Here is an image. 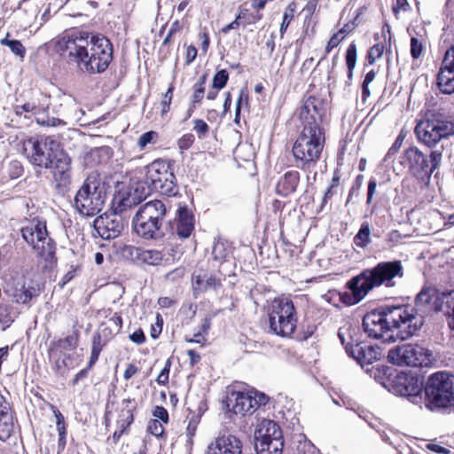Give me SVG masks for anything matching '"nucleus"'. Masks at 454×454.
Instances as JSON below:
<instances>
[{
	"instance_id": "nucleus-7",
	"label": "nucleus",
	"mask_w": 454,
	"mask_h": 454,
	"mask_svg": "<svg viewBox=\"0 0 454 454\" xmlns=\"http://www.w3.org/2000/svg\"><path fill=\"white\" fill-rule=\"evenodd\" d=\"M23 239L35 249H38L39 264L43 270H51L57 264L56 243L49 237L46 222L32 219L20 230Z\"/></svg>"
},
{
	"instance_id": "nucleus-44",
	"label": "nucleus",
	"mask_w": 454,
	"mask_h": 454,
	"mask_svg": "<svg viewBox=\"0 0 454 454\" xmlns=\"http://www.w3.org/2000/svg\"><path fill=\"white\" fill-rule=\"evenodd\" d=\"M384 52V45L382 43H376L370 48L367 53V60L369 64L372 65L374 62L381 58Z\"/></svg>"
},
{
	"instance_id": "nucleus-8",
	"label": "nucleus",
	"mask_w": 454,
	"mask_h": 454,
	"mask_svg": "<svg viewBox=\"0 0 454 454\" xmlns=\"http://www.w3.org/2000/svg\"><path fill=\"white\" fill-rule=\"evenodd\" d=\"M106 192L97 172L90 173L77 191L74 206L79 213L92 216L99 213L105 204Z\"/></svg>"
},
{
	"instance_id": "nucleus-11",
	"label": "nucleus",
	"mask_w": 454,
	"mask_h": 454,
	"mask_svg": "<svg viewBox=\"0 0 454 454\" xmlns=\"http://www.w3.org/2000/svg\"><path fill=\"white\" fill-rule=\"evenodd\" d=\"M297 314L294 302L288 298L275 299L270 308L269 324L277 335L288 337L296 328Z\"/></svg>"
},
{
	"instance_id": "nucleus-14",
	"label": "nucleus",
	"mask_w": 454,
	"mask_h": 454,
	"mask_svg": "<svg viewBox=\"0 0 454 454\" xmlns=\"http://www.w3.org/2000/svg\"><path fill=\"white\" fill-rule=\"evenodd\" d=\"M442 150H434L427 157L415 146L406 149L403 154L411 174L421 180L426 177L429 178L433 172L438 168L442 161Z\"/></svg>"
},
{
	"instance_id": "nucleus-46",
	"label": "nucleus",
	"mask_w": 454,
	"mask_h": 454,
	"mask_svg": "<svg viewBox=\"0 0 454 454\" xmlns=\"http://www.w3.org/2000/svg\"><path fill=\"white\" fill-rule=\"evenodd\" d=\"M228 254L225 245L221 241H215L212 249V255L215 261H223Z\"/></svg>"
},
{
	"instance_id": "nucleus-29",
	"label": "nucleus",
	"mask_w": 454,
	"mask_h": 454,
	"mask_svg": "<svg viewBox=\"0 0 454 454\" xmlns=\"http://www.w3.org/2000/svg\"><path fill=\"white\" fill-rule=\"evenodd\" d=\"M283 447V437L254 442V449L257 454H282Z\"/></svg>"
},
{
	"instance_id": "nucleus-58",
	"label": "nucleus",
	"mask_w": 454,
	"mask_h": 454,
	"mask_svg": "<svg viewBox=\"0 0 454 454\" xmlns=\"http://www.w3.org/2000/svg\"><path fill=\"white\" fill-rule=\"evenodd\" d=\"M96 334H100L103 336V339L108 342L112 336L115 334V333L113 331L112 325H106L103 323L100 325L99 331L96 333Z\"/></svg>"
},
{
	"instance_id": "nucleus-24",
	"label": "nucleus",
	"mask_w": 454,
	"mask_h": 454,
	"mask_svg": "<svg viewBox=\"0 0 454 454\" xmlns=\"http://www.w3.org/2000/svg\"><path fill=\"white\" fill-rule=\"evenodd\" d=\"M175 221L176 235L182 239L190 237L194 230V215L187 206L180 207L176 210Z\"/></svg>"
},
{
	"instance_id": "nucleus-42",
	"label": "nucleus",
	"mask_w": 454,
	"mask_h": 454,
	"mask_svg": "<svg viewBox=\"0 0 454 454\" xmlns=\"http://www.w3.org/2000/svg\"><path fill=\"white\" fill-rule=\"evenodd\" d=\"M78 343V333H74L71 335L59 340V347L65 350H73L76 348Z\"/></svg>"
},
{
	"instance_id": "nucleus-41",
	"label": "nucleus",
	"mask_w": 454,
	"mask_h": 454,
	"mask_svg": "<svg viewBox=\"0 0 454 454\" xmlns=\"http://www.w3.org/2000/svg\"><path fill=\"white\" fill-rule=\"evenodd\" d=\"M228 80V72L225 69H221L213 76L212 87L215 90H222L226 86Z\"/></svg>"
},
{
	"instance_id": "nucleus-22",
	"label": "nucleus",
	"mask_w": 454,
	"mask_h": 454,
	"mask_svg": "<svg viewBox=\"0 0 454 454\" xmlns=\"http://www.w3.org/2000/svg\"><path fill=\"white\" fill-rule=\"evenodd\" d=\"M243 444L239 438L228 434L219 435L208 446L206 454H242Z\"/></svg>"
},
{
	"instance_id": "nucleus-40",
	"label": "nucleus",
	"mask_w": 454,
	"mask_h": 454,
	"mask_svg": "<svg viewBox=\"0 0 454 454\" xmlns=\"http://www.w3.org/2000/svg\"><path fill=\"white\" fill-rule=\"evenodd\" d=\"M405 138V134L401 131L400 134L397 136L395 141L394 142L393 145L389 148L387 154L384 157L383 161L386 164H390L394 161L395 155L402 146L403 140Z\"/></svg>"
},
{
	"instance_id": "nucleus-32",
	"label": "nucleus",
	"mask_w": 454,
	"mask_h": 454,
	"mask_svg": "<svg viewBox=\"0 0 454 454\" xmlns=\"http://www.w3.org/2000/svg\"><path fill=\"white\" fill-rule=\"evenodd\" d=\"M372 242L371 228L368 222H363L358 232L354 237V243L356 247L364 248Z\"/></svg>"
},
{
	"instance_id": "nucleus-35",
	"label": "nucleus",
	"mask_w": 454,
	"mask_h": 454,
	"mask_svg": "<svg viewBox=\"0 0 454 454\" xmlns=\"http://www.w3.org/2000/svg\"><path fill=\"white\" fill-rule=\"evenodd\" d=\"M196 288L207 291L208 288H216L220 286L219 280L214 275H198L195 277Z\"/></svg>"
},
{
	"instance_id": "nucleus-52",
	"label": "nucleus",
	"mask_w": 454,
	"mask_h": 454,
	"mask_svg": "<svg viewBox=\"0 0 454 454\" xmlns=\"http://www.w3.org/2000/svg\"><path fill=\"white\" fill-rule=\"evenodd\" d=\"M193 129L198 134L199 137L201 138L208 132V125L201 119H196L193 121Z\"/></svg>"
},
{
	"instance_id": "nucleus-2",
	"label": "nucleus",
	"mask_w": 454,
	"mask_h": 454,
	"mask_svg": "<svg viewBox=\"0 0 454 454\" xmlns=\"http://www.w3.org/2000/svg\"><path fill=\"white\" fill-rule=\"evenodd\" d=\"M403 276V266L400 260L378 262L372 268L364 269L347 283L349 291L340 294V301L348 306L357 304L372 289L381 286L394 287L395 279H401Z\"/></svg>"
},
{
	"instance_id": "nucleus-49",
	"label": "nucleus",
	"mask_w": 454,
	"mask_h": 454,
	"mask_svg": "<svg viewBox=\"0 0 454 454\" xmlns=\"http://www.w3.org/2000/svg\"><path fill=\"white\" fill-rule=\"evenodd\" d=\"M107 344L100 334L94 333L92 336L91 351L101 353L103 348Z\"/></svg>"
},
{
	"instance_id": "nucleus-12",
	"label": "nucleus",
	"mask_w": 454,
	"mask_h": 454,
	"mask_svg": "<svg viewBox=\"0 0 454 454\" xmlns=\"http://www.w3.org/2000/svg\"><path fill=\"white\" fill-rule=\"evenodd\" d=\"M59 147L53 137H31L24 144V151L29 162L35 166L49 168L53 166V155Z\"/></svg>"
},
{
	"instance_id": "nucleus-62",
	"label": "nucleus",
	"mask_w": 454,
	"mask_h": 454,
	"mask_svg": "<svg viewBox=\"0 0 454 454\" xmlns=\"http://www.w3.org/2000/svg\"><path fill=\"white\" fill-rule=\"evenodd\" d=\"M251 393H253V399L256 402V410L268 403L269 397L265 394L257 391H251Z\"/></svg>"
},
{
	"instance_id": "nucleus-10",
	"label": "nucleus",
	"mask_w": 454,
	"mask_h": 454,
	"mask_svg": "<svg viewBox=\"0 0 454 454\" xmlns=\"http://www.w3.org/2000/svg\"><path fill=\"white\" fill-rule=\"evenodd\" d=\"M145 182L151 192L168 197L178 194L179 187L170 160H156L145 167Z\"/></svg>"
},
{
	"instance_id": "nucleus-59",
	"label": "nucleus",
	"mask_w": 454,
	"mask_h": 454,
	"mask_svg": "<svg viewBox=\"0 0 454 454\" xmlns=\"http://www.w3.org/2000/svg\"><path fill=\"white\" fill-rule=\"evenodd\" d=\"M377 188V181L375 178H371L368 182V190L366 197V204L370 205L372 202L374 193Z\"/></svg>"
},
{
	"instance_id": "nucleus-19",
	"label": "nucleus",
	"mask_w": 454,
	"mask_h": 454,
	"mask_svg": "<svg viewBox=\"0 0 454 454\" xmlns=\"http://www.w3.org/2000/svg\"><path fill=\"white\" fill-rule=\"evenodd\" d=\"M53 178L56 183V188L61 192L67 190L71 184L72 160L69 155L59 147L56 150L53 157Z\"/></svg>"
},
{
	"instance_id": "nucleus-23",
	"label": "nucleus",
	"mask_w": 454,
	"mask_h": 454,
	"mask_svg": "<svg viewBox=\"0 0 454 454\" xmlns=\"http://www.w3.org/2000/svg\"><path fill=\"white\" fill-rule=\"evenodd\" d=\"M227 406H231V411L235 414L245 416L252 414L256 411V402L253 399V393L248 392H231L227 397Z\"/></svg>"
},
{
	"instance_id": "nucleus-27",
	"label": "nucleus",
	"mask_w": 454,
	"mask_h": 454,
	"mask_svg": "<svg viewBox=\"0 0 454 454\" xmlns=\"http://www.w3.org/2000/svg\"><path fill=\"white\" fill-rule=\"evenodd\" d=\"M283 437L280 427L273 420H262L254 432V442Z\"/></svg>"
},
{
	"instance_id": "nucleus-33",
	"label": "nucleus",
	"mask_w": 454,
	"mask_h": 454,
	"mask_svg": "<svg viewBox=\"0 0 454 454\" xmlns=\"http://www.w3.org/2000/svg\"><path fill=\"white\" fill-rule=\"evenodd\" d=\"M444 304L446 307L445 315L450 327L451 336L454 338V290L444 294Z\"/></svg>"
},
{
	"instance_id": "nucleus-63",
	"label": "nucleus",
	"mask_w": 454,
	"mask_h": 454,
	"mask_svg": "<svg viewBox=\"0 0 454 454\" xmlns=\"http://www.w3.org/2000/svg\"><path fill=\"white\" fill-rule=\"evenodd\" d=\"M129 339L136 344H142L145 341V335L142 329H138L129 335Z\"/></svg>"
},
{
	"instance_id": "nucleus-57",
	"label": "nucleus",
	"mask_w": 454,
	"mask_h": 454,
	"mask_svg": "<svg viewBox=\"0 0 454 454\" xmlns=\"http://www.w3.org/2000/svg\"><path fill=\"white\" fill-rule=\"evenodd\" d=\"M153 415L157 418V419L163 423H168V411L162 407V406H156L153 412Z\"/></svg>"
},
{
	"instance_id": "nucleus-15",
	"label": "nucleus",
	"mask_w": 454,
	"mask_h": 454,
	"mask_svg": "<svg viewBox=\"0 0 454 454\" xmlns=\"http://www.w3.org/2000/svg\"><path fill=\"white\" fill-rule=\"evenodd\" d=\"M432 352L418 344H403L388 351V360L397 365L412 367L427 366L431 362Z\"/></svg>"
},
{
	"instance_id": "nucleus-26",
	"label": "nucleus",
	"mask_w": 454,
	"mask_h": 454,
	"mask_svg": "<svg viewBox=\"0 0 454 454\" xmlns=\"http://www.w3.org/2000/svg\"><path fill=\"white\" fill-rule=\"evenodd\" d=\"M300 182V173L297 170H288L281 176L276 185V192L287 197L295 192Z\"/></svg>"
},
{
	"instance_id": "nucleus-60",
	"label": "nucleus",
	"mask_w": 454,
	"mask_h": 454,
	"mask_svg": "<svg viewBox=\"0 0 454 454\" xmlns=\"http://www.w3.org/2000/svg\"><path fill=\"white\" fill-rule=\"evenodd\" d=\"M442 64L446 67H450L454 69V45L451 46L446 52L442 61Z\"/></svg>"
},
{
	"instance_id": "nucleus-1",
	"label": "nucleus",
	"mask_w": 454,
	"mask_h": 454,
	"mask_svg": "<svg viewBox=\"0 0 454 454\" xmlns=\"http://www.w3.org/2000/svg\"><path fill=\"white\" fill-rule=\"evenodd\" d=\"M59 51H69L68 59L77 67L90 74L103 73L113 59V44L106 36L64 35L56 40Z\"/></svg>"
},
{
	"instance_id": "nucleus-45",
	"label": "nucleus",
	"mask_w": 454,
	"mask_h": 454,
	"mask_svg": "<svg viewBox=\"0 0 454 454\" xmlns=\"http://www.w3.org/2000/svg\"><path fill=\"white\" fill-rule=\"evenodd\" d=\"M424 49L423 40L417 36H411V55L414 59L420 57Z\"/></svg>"
},
{
	"instance_id": "nucleus-53",
	"label": "nucleus",
	"mask_w": 454,
	"mask_h": 454,
	"mask_svg": "<svg viewBox=\"0 0 454 454\" xmlns=\"http://www.w3.org/2000/svg\"><path fill=\"white\" fill-rule=\"evenodd\" d=\"M194 136L192 134H184L181 138L178 139V147L180 150H188L194 143Z\"/></svg>"
},
{
	"instance_id": "nucleus-20",
	"label": "nucleus",
	"mask_w": 454,
	"mask_h": 454,
	"mask_svg": "<svg viewBox=\"0 0 454 454\" xmlns=\"http://www.w3.org/2000/svg\"><path fill=\"white\" fill-rule=\"evenodd\" d=\"M152 193L145 180H138L129 184L118 194V207L122 209L140 204Z\"/></svg>"
},
{
	"instance_id": "nucleus-6",
	"label": "nucleus",
	"mask_w": 454,
	"mask_h": 454,
	"mask_svg": "<svg viewBox=\"0 0 454 454\" xmlns=\"http://www.w3.org/2000/svg\"><path fill=\"white\" fill-rule=\"evenodd\" d=\"M424 403L430 411L454 407V375L439 371L430 374L424 384Z\"/></svg>"
},
{
	"instance_id": "nucleus-50",
	"label": "nucleus",
	"mask_w": 454,
	"mask_h": 454,
	"mask_svg": "<svg viewBox=\"0 0 454 454\" xmlns=\"http://www.w3.org/2000/svg\"><path fill=\"white\" fill-rule=\"evenodd\" d=\"M157 137V133L155 131H148L142 134L138 139V146L141 149H144L148 144H151Z\"/></svg>"
},
{
	"instance_id": "nucleus-25",
	"label": "nucleus",
	"mask_w": 454,
	"mask_h": 454,
	"mask_svg": "<svg viewBox=\"0 0 454 454\" xmlns=\"http://www.w3.org/2000/svg\"><path fill=\"white\" fill-rule=\"evenodd\" d=\"M13 431V419L10 403L0 393V440H8Z\"/></svg>"
},
{
	"instance_id": "nucleus-36",
	"label": "nucleus",
	"mask_w": 454,
	"mask_h": 454,
	"mask_svg": "<svg viewBox=\"0 0 454 454\" xmlns=\"http://www.w3.org/2000/svg\"><path fill=\"white\" fill-rule=\"evenodd\" d=\"M142 250L143 247H135L132 245H125L121 249V255L126 260H129L137 264H140Z\"/></svg>"
},
{
	"instance_id": "nucleus-51",
	"label": "nucleus",
	"mask_w": 454,
	"mask_h": 454,
	"mask_svg": "<svg viewBox=\"0 0 454 454\" xmlns=\"http://www.w3.org/2000/svg\"><path fill=\"white\" fill-rule=\"evenodd\" d=\"M173 90H174V87L171 85L168 89L167 92L165 93V95L163 97V99L161 101V106H162L161 114L162 115L167 114L169 111V106H170L172 98H173Z\"/></svg>"
},
{
	"instance_id": "nucleus-55",
	"label": "nucleus",
	"mask_w": 454,
	"mask_h": 454,
	"mask_svg": "<svg viewBox=\"0 0 454 454\" xmlns=\"http://www.w3.org/2000/svg\"><path fill=\"white\" fill-rule=\"evenodd\" d=\"M106 325H112L113 331L115 333H118L122 327V318L121 316L114 314L112 317L108 319Z\"/></svg>"
},
{
	"instance_id": "nucleus-64",
	"label": "nucleus",
	"mask_w": 454,
	"mask_h": 454,
	"mask_svg": "<svg viewBox=\"0 0 454 454\" xmlns=\"http://www.w3.org/2000/svg\"><path fill=\"white\" fill-rule=\"evenodd\" d=\"M139 369L133 364H129L123 373V378L126 380L131 379L136 373H137Z\"/></svg>"
},
{
	"instance_id": "nucleus-47",
	"label": "nucleus",
	"mask_w": 454,
	"mask_h": 454,
	"mask_svg": "<svg viewBox=\"0 0 454 454\" xmlns=\"http://www.w3.org/2000/svg\"><path fill=\"white\" fill-rule=\"evenodd\" d=\"M35 121L37 124L41 126H47V127H57V126H65L66 122L59 118L55 117H36Z\"/></svg>"
},
{
	"instance_id": "nucleus-9",
	"label": "nucleus",
	"mask_w": 454,
	"mask_h": 454,
	"mask_svg": "<svg viewBox=\"0 0 454 454\" xmlns=\"http://www.w3.org/2000/svg\"><path fill=\"white\" fill-rule=\"evenodd\" d=\"M435 290L431 287H423L416 295L414 305H397L403 318L412 336L418 335L425 325V318L434 309Z\"/></svg>"
},
{
	"instance_id": "nucleus-18",
	"label": "nucleus",
	"mask_w": 454,
	"mask_h": 454,
	"mask_svg": "<svg viewBox=\"0 0 454 454\" xmlns=\"http://www.w3.org/2000/svg\"><path fill=\"white\" fill-rule=\"evenodd\" d=\"M127 222L115 210L98 216L94 221L97 233L106 240L114 239L121 235Z\"/></svg>"
},
{
	"instance_id": "nucleus-38",
	"label": "nucleus",
	"mask_w": 454,
	"mask_h": 454,
	"mask_svg": "<svg viewBox=\"0 0 454 454\" xmlns=\"http://www.w3.org/2000/svg\"><path fill=\"white\" fill-rule=\"evenodd\" d=\"M356 45L355 43H351L347 49L346 52V64L348 67V80H352L353 78V70L356 64Z\"/></svg>"
},
{
	"instance_id": "nucleus-43",
	"label": "nucleus",
	"mask_w": 454,
	"mask_h": 454,
	"mask_svg": "<svg viewBox=\"0 0 454 454\" xmlns=\"http://www.w3.org/2000/svg\"><path fill=\"white\" fill-rule=\"evenodd\" d=\"M347 30H338L337 33L332 35L325 47V57L327 54H329L333 48H336L344 40L345 35L343 34Z\"/></svg>"
},
{
	"instance_id": "nucleus-30",
	"label": "nucleus",
	"mask_w": 454,
	"mask_h": 454,
	"mask_svg": "<svg viewBox=\"0 0 454 454\" xmlns=\"http://www.w3.org/2000/svg\"><path fill=\"white\" fill-rule=\"evenodd\" d=\"M204 406L205 404L200 403L198 408V412L188 409V414L184 422H187L186 435L190 442H192V438L195 435L197 427L200 422L202 413L205 410Z\"/></svg>"
},
{
	"instance_id": "nucleus-4",
	"label": "nucleus",
	"mask_w": 454,
	"mask_h": 454,
	"mask_svg": "<svg viewBox=\"0 0 454 454\" xmlns=\"http://www.w3.org/2000/svg\"><path fill=\"white\" fill-rule=\"evenodd\" d=\"M325 140L322 127H311V122L304 125L292 148L296 167L310 171L320 159Z\"/></svg>"
},
{
	"instance_id": "nucleus-61",
	"label": "nucleus",
	"mask_w": 454,
	"mask_h": 454,
	"mask_svg": "<svg viewBox=\"0 0 454 454\" xmlns=\"http://www.w3.org/2000/svg\"><path fill=\"white\" fill-rule=\"evenodd\" d=\"M12 321V317L6 312V310L0 309V328H2V330H5Z\"/></svg>"
},
{
	"instance_id": "nucleus-54",
	"label": "nucleus",
	"mask_w": 454,
	"mask_h": 454,
	"mask_svg": "<svg viewBox=\"0 0 454 454\" xmlns=\"http://www.w3.org/2000/svg\"><path fill=\"white\" fill-rule=\"evenodd\" d=\"M185 269L184 267H177L165 275V279L168 281L175 282L184 277Z\"/></svg>"
},
{
	"instance_id": "nucleus-31",
	"label": "nucleus",
	"mask_w": 454,
	"mask_h": 454,
	"mask_svg": "<svg viewBox=\"0 0 454 454\" xmlns=\"http://www.w3.org/2000/svg\"><path fill=\"white\" fill-rule=\"evenodd\" d=\"M41 293L39 284L30 283L23 285L22 287L16 293V301L19 303L26 304L33 298L37 297Z\"/></svg>"
},
{
	"instance_id": "nucleus-48",
	"label": "nucleus",
	"mask_w": 454,
	"mask_h": 454,
	"mask_svg": "<svg viewBox=\"0 0 454 454\" xmlns=\"http://www.w3.org/2000/svg\"><path fill=\"white\" fill-rule=\"evenodd\" d=\"M147 431L154 436H160L164 432L161 423L158 419H151L147 426Z\"/></svg>"
},
{
	"instance_id": "nucleus-21",
	"label": "nucleus",
	"mask_w": 454,
	"mask_h": 454,
	"mask_svg": "<svg viewBox=\"0 0 454 454\" xmlns=\"http://www.w3.org/2000/svg\"><path fill=\"white\" fill-rule=\"evenodd\" d=\"M300 117L303 126L311 122V127H321L325 117V109L323 102L319 98L309 96L304 101Z\"/></svg>"
},
{
	"instance_id": "nucleus-28",
	"label": "nucleus",
	"mask_w": 454,
	"mask_h": 454,
	"mask_svg": "<svg viewBox=\"0 0 454 454\" xmlns=\"http://www.w3.org/2000/svg\"><path fill=\"white\" fill-rule=\"evenodd\" d=\"M437 85L444 94L454 92V69L450 67L441 66L437 75Z\"/></svg>"
},
{
	"instance_id": "nucleus-5",
	"label": "nucleus",
	"mask_w": 454,
	"mask_h": 454,
	"mask_svg": "<svg viewBox=\"0 0 454 454\" xmlns=\"http://www.w3.org/2000/svg\"><path fill=\"white\" fill-rule=\"evenodd\" d=\"M167 208L162 200H153L142 205L132 219L133 232L146 240H158L165 236L163 222Z\"/></svg>"
},
{
	"instance_id": "nucleus-34",
	"label": "nucleus",
	"mask_w": 454,
	"mask_h": 454,
	"mask_svg": "<svg viewBox=\"0 0 454 454\" xmlns=\"http://www.w3.org/2000/svg\"><path fill=\"white\" fill-rule=\"evenodd\" d=\"M163 259L162 253L157 249H145L143 248L140 264H147L152 266L159 265Z\"/></svg>"
},
{
	"instance_id": "nucleus-3",
	"label": "nucleus",
	"mask_w": 454,
	"mask_h": 454,
	"mask_svg": "<svg viewBox=\"0 0 454 454\" xmlns=\"http://www.w3.org/2000/svg\"><path fill=\"white\" fill-rule=\"evenodd\" d=\"M397 305H384L366 313L363 328L367 335L385 341L405 340L411 337Z\"/></svg>"
},
{
	"instance_id": "nucleus-39",
	"label": "nucleus",
	"mask_w": 454,
	"mask_h": 454,
	"mask_svg": "<svg viewBox=\"0 0 454 454\" xmlns=\"http://www.w3.org/2000/svg\"><path fill=\"white\" fill-rule=\"evenodd\" d=\"M123 409L121 410V416L124 417L126 422V427H129L134 421L133 412L136 410L135 399L128 398L122 401Z\"/></svg>"
},
{
	"instance_id": "nucleus-37",
	"label": "nucleus",
	"mask_w": 454,
	"mask_h": 454,
	"mask_svg": "<svg viewBox=\"0 0 454 454\" xmlns=\"http://www.w3.org/2000/svg\"><path fill=\"white\" fill-rule=\"evenodd\" d=\"M10 34L7 33L6 36L0 41V43L4 46H8L12 52L21 59H24L26 54V49L19 40L9 39Z\"/></svg>"
},
{
	"instance_id": "nucleus-13",
	"label": "nucleus",
	"mask_w": 454,
	"mask_h": 454,
	"mask_svg": "<svg viewBox=\"0 0 454 454\" xmlns=\"http://www.w3.org/2000/svg\"><path fill=\"white\" fill-rule=\"evenodd\" d=\"M414 132L419 142L428 147L435 146L442 138L454 135V121L444 118L421 120L415 127Z\"/></svg>"
},
{
	"instance_id": "nucleus-17",
	"label": "nucleus",
	"mask_w": 454,
	"mask_h": 454,
	"mask_svg": "<svg viewBox=\"0 0 454 454\" xmlns=\"http://www.w3.org/2000/svg\"><path fill=\"white\" fill-rule=\"evenodd\" d=\"M348 331V337H350L351 341L346 345V353L348 356L354 358L362 367L372 364L383 356L382 349L379 346L369 345L359 340V339L352 333V332L355 333V329Z\"/></svg>"
},
{
	"instance_id": "nucleus-56",
	"label": "nucleus",
	"mask_w": 454,
	"mask_h": 454,
	"mask_svg": "<svg viewBox=\"0 0 454 454\" xmlns=\"http://www.w3.org/2000/svg\"><path fill=\"white\" fill-rule=\"evenodd\" d=\"M36 106L34 103H25L23 105H18L14 107L15 114L21 115L23 113H34L36 110Z\"/></svg>"
},
{
	"instance_id": "nucleus-16",
	"label": "nucleus",
	"mask_w": 454,
	"mask_h": 454,
	"mask_svg": "<svg viewBox=\"0 0 454 454\" xmlns=\"http://www.w3.org/2000/svg\"><path fill=\"white\" fill-rule=\"evenodd\" d=\"M392 387L395 394L408 397L412 403H421L424 384L418 374L411 372L397 373L393 380Z\"/></svg>"
}]
</instances>
